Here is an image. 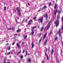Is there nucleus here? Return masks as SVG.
Here are the masks:
<instances>
[{"label":"nucleus","mask_w":63,"mask_h":63,"mask_svg":"<svg viewBox=\"0 0 63 63\" xmlns=\"http://www.w3.org/2000/svg\"><path fill=\"white\" fill-rule=\"evenodd\" d=\"M53 52H54V50H53V49L52 50V51H51L52 54H53Z\"/></svg>","instance_id":"20"},{"label":"nucleus","mask_w":63,"mask_h":63,"mask_svg":"<svg viewBox=\"0 0 63 63\" xmlns=\"http://www.w3.org/2000/svg\"><path fill=\"white\" fill-rule=\"evenodd\" d=\"M41 10H42V9H41L40 10H39L38 11L39 12H40L41 11Z\"/></svg>","instance_id":"42"},{"label":"nucleus","mask_w":63,"mask_h":63,"mask_svg":"<svg viewBox=\"0 0 63 63\" xmlns=\"http://www.w3.org/2000/svg\"><path fill=\"white\" fill-rule=\"evenodd\" d=\"M37 27L36 26H35L33 28H32V30H33L34 28H36Z\"/></svg>","instance_id":"22"},{"label":"nucleus","mask_w":63,"mask_h":63,"mask_svg":"<svg viewBox=\"0 0 63 63\" xmlns=\"http://www.w3.org/2000/svg\"><path fill=\"white\" fill-rule=\"evenodd\" d=\"M38 28H39V29L40 28H39V27H38Z\"/></svg>","instance_id":"59"},{"label":"nucleus","mask_w":63,"mask_h":63,"mask_svg":"<svg viewBox=\"0 0 63 63\" xmlns=\"http://www.w3.org/2000/svg\"><path fill=\"white\" fill-rule=\"evenodd\" d=\"M60 13V10H59L58 11V13Z\"/></svg>","instance_id":"39"},{"label":"nucleus","mask_w":63,"mask_h":63,"mask_svg":"<svg viewBox=\"0 0 63 63\" xmlns=\"http://www.w3.org/2000/svg\"><path fill=\"white\" fill-rule=\"evenodd\" d=\"M47 39H46L45 42L43 44V45H45V46H46V45H47Z\"/></svg>","instance_id":"7"},{"label":"nucleus","mask_w":63,"mask_h":63,"mask_svg":"<svg viewBox=\"0 0 63 63\" xmlns=\"http://www.w3.org/2000/svg\"><path fill=\"white\" fill-rule=\"evenodd\" d=\"M6 63H9V62H7Z\"/></svg>","instance_id":"58"},{"label":"nucleus","mask_w":63,"mask_h":63,"mask_svg":"<svg viewBox=\"0 0 63 63\" xmlns=\"http://www.w3.org/2000/svg\"><path fill=\"white\" fill-rule=\"evenodd\" d=\"M26 55H29V53H28H28L27 52V51H26Z\"/></svg>","instance_id":"16"},{"label":"nucleus","mask_w":63,"mask_h":63,"mask_svg":"<svg viewBox=\"0 0 63 63\" xmlns=\"http://www.w3.org/2000/svg\"><path fill=\"white\" fill-rule=\"evenodd\" d=\"M51 31H50V33H49L48 36H50V35L51 34Z\"/></svg>","instance_id":"24"},{"label":"nucleus","mask_w":63,"mask_h":63,"mask_svg":"<svg viewBox=\"0 0 63 63\" xmlns=\"http://www.w3.org/2000/svg\"><path fill=\"white\" fill-rule=\"evenodd\" d=\"M9 43H7L6 44V45H9Z\"/></svg>","instance_id":"47"},{"label":"nucleus","mask_w":63,"mask_h":63,"mask_svg":"<svg viewBox=\"0 0 63 63\" xmlns=\"http://www.w3.org/2000/svg\"><path fill=\"white\" fill-rule=\"evenodd\" d=\"M44 29V27H42L41 28L40 31H42L43 30V29Z\"/></svg>","instance_id":"19"},{"label":"nucleus","mask_w":63,"mask_h":63,"mask_svg":"<svg viewBox=\"0 0 63 63\" xmlns=\"http://www.w3.org/2000/svg\"><path fill=\"white\" fill-rule=\"evenodd\" d=\"M23 56H21V58H23Z\"/></svg>","instance_id":"46"},{"label":"nucleus","mask_w":63,"mask_h":63,"mask_svg":"<svg viewBox=\"0 0 63 63\" xmlns=\"http://www.w3.org/2000/svg\"><path fill=\"white\" fill-rule=\"evenodd\" d=\"M18 63H20V61H18Z\"/></svg>","instance_id":"57"},{"label":"nucleus","mask_w":63,"mask_h":63,"mask_svg":"<svg viewBox=\"0 0 63 63\" xmlns=\"http://www.w3.org/2000/svg\"><path fill=\"white\" fill-rule=\"evenodd\" d=\"M14 36H16V35H17V34H14Z\"/></svg>","instance_id":"41"},{"label":"nucleus","mask_w":63,"mask_h":63,"mask_svg":"<svg viewBox=\"0 0 63 63\" xmlns=\"http://www.w3.org/2000/svg\"><path fill=\"white\" fill-rule=\"evenodd\" d=\"M23 44H24V42H22V45H23Z\"/></svg>","instance_id":"50"},{"label":"nucleus","mask_w":63,"mask_h":63,"mask_svg":"<svg viewBox=\"0 0 63 63\" xmlns=\"http://www.w3.org/2000/svg\"><path fill=\"white\" fill-rule=\"evenodd\" d=\"M49 50H50V49H48V53H49V52H50Z\"/></svg>","instance_id":"44"},{"label":"nucleus","mask_w":63,"mask_h":63,"mask_svg":"<svg viewBox=\"0 0 63 63\" xmlns=\"http://www.w3.org/2000/svg\"><path fill=\"white\" fill-rule=\"evenodd\" d=\"M16 22H17V23H18V22H17V21H16Z\"/></svg>","instance_id":"52"},{"label":"nucleus","mask_w":63,"mask_h":63,"mask_svg":"<svg viewBox=\"0 0 63 63\" xmlns=\"http://www.w3.org/2000/svg\"><path fill=\"white\" fill-rule=\"evenodd\" d=\"M41 40H42V39L41 38L40 39V40L39 41V43H40L41 42Z\"/></svg>","instance_id":"34"},{"label":"nucleus","mask_w":63,"mask_h":63,"mask_svg":"<svg viewBox=\"0 0 63 63\" xmlns=\"http://www.w3.org/2000/svg\"><path fill=\"white\" fill-rule=\"evenodd\" d=\"M47 59L48 60H49V58H48V56H47Z\"/></svg>","instance_id":"30"},{"label":"nucleus","mask_w":63,"mask_h":63,"mask_svg":"<svg viewBox=\"0 0 63 63\" xmlns=\"http://www.w3.org/2000/svg\"><path fill=\"white\" fill-rule=\"evenodd\" d=\"M44 17H46V19L47 20L48 19V16H47V14H45L44 16Z\"/></svg>","instance_id":"6"},{"label":"nucleus","mask_w":63,"mask_h":63,"mask_svg":"<svg viewBox=\"0 0 63 63\" xmlns=\"http://www.w3.org/2000/svg\"><path fill=\"white\" fill-rule=\"evenodd\" d=\"M62 22H63V16L62 17Z\"/></svg>","instance_id":"36"},{"label":"nucleus","mask_w":63,"mask_h":63,"mask_svg":"<svg viewBox=\"0 0 63 63\" xmlns=\"http://www.w3.org/2000/svg\"><path fill=\"white\" fill-rule=\"evenodd\" d=\"M57 12V9H56L55 10L54 14L55 15H56V13Z\"/></svg>","instance_id":"8"},{"label":"nucleus","mask_w":63,"mask_h":63,"mask_svg":"<svg viewBox=\"0 0 63 63\" xmlns=\"http://www.w3.org/2000/svg\"><path fill=\"white\" fill-rule=\"evenodd\" d=\"M16 10H17V12H18V14L20 16V14L19 13L20 12V9H19V8H16Z\"/></svg>","instance_id":"3"},{"label":"nucleus","mask_w":63,"mask_h":63,"mask_svg":"<svg viewBox=\"0 0 63 63\" xmlns=\"http://www.w3.org/2000/svg\"><path fill=\"white\" fill-rule=\"evenodd\" d=\"M32 48H33L34 47V44L33 43H32Z\"/></svg>","instance_id":"17"},{"label":"nucleus","mask_w":63,"mask_h":63,"mask_svg":"<svg viewBox=\"0 0 63 63\" xmlns=\"http://www.w3.org/2000/svg\"><path fill=\"white\" fill-rule=\"evenodd\" d=\"M42 63H44V61H43L42 62Z\"/></svg>","instance_id":"45"},{"label":"nucleus","mask_w":63,"mask_h":63,"mask_svg":"<svg viewBox=\"0 0 63 63\" xmlns=\"http://www.w3.org/2000/svg\"><path fill=\"white\" fill-rule=\"evenodd\" d=\"M62 46H63V42L62 41Z\"/></svg>","instance_id":"49"},{"label":"nucleus","mask_w":63,"mask_h":63,"mask_svg":"<svg viewBox=\"0 0 63 63\" xmlns=\"http://www.w3.org/2000/svg\"><path fill=\"white\" fill-rule=\"evenodd\" d=\"M46 53H47V52H45V56H47V54Z\"/></svg>","instance_id":"32"},{"label":"nucleus","mask_w":63,"mask_h":63,"mask_svg":"<svg viewBox=\"0 0 63 63\" xmlns=\"http://www.w3.org/2000/svg\"><path fill=\"white\" fill-rule=\"evenodd\" d=\"M11 57V56H10V57Z\"/></svg>","instance_id":"63"},{"label":"nucleus","mask_w":63,"mask_h":63,"mask_svg":"<svg viewBox=\"0 0 63 63\" xmlns=\"http://www.w3.org/2000/svg\"><path fill=\"white\" fill-rule=\"evenodd\" d=\"M10 29H10V28H9V29H8V30H10Z\"/></svg>","instance_id":"51"},{"label":"nucleus","mask_w":63,"mask_h":63,"mask_svg":"<svg viewBox=\"0 0 63 63\" xmlns=\"http://www.w3.org/2000/svg\"><path fill=\"white\" fill-rule=\"evenodd\" d=\"M32 22V20H30L28 22V25H29V24H30V22Z\"/></svg>","instance_id":"12"},{"label":"nucleus","mask_w":63,"mask_h":63,"mask_svg":"<svg viewBox=\"0 0 63 63\" xmlns=\"http://www.w3.org/2000/svg\"><path fill=\"white\" fill-rule=\"evenodd\" d=\"M10 49H11V47H10L9 46V47H8V50H10Z\"/></svg>","instance_id":"27"},{"label":"nucleus","mask_w":63,"mask_h":63,"mask_svg":"<svg viewBox=\"0 0 63 63\" xmlns=\"http://www.w3.org/2000/svg\"><path fill=\"white\" fill-rule=\"evenodd\" d=\"M6 7H4V10L5 11H6Z\"/></svg>","instance_id":"29"},{"label":"nucleus","mask_w":63,"mask_h":63,"mask_svg":"<svg viewBox=\"0 0 63 63\" xmlns=\"http://www.w3.org/2000/svg\"><path fill=\"white\" fill-rule=\"evenodd\" d=\"M43 16L41 18H39V19H38V20H39L40 21V22H41V23H42L43 21Z\"/></svg>","instance_id":"4"},{"label":"nucleus","mask_w":63,"mask_h":63,"mask_svg":"<svg viewBox=\"0 0 63 63\" xmlns=\"http://www.w3.org/2000/svg\"><path fill=\"white\" fill-rule=\"evenodd\" d=\"M58 37H56L55 38L54 41H56V40H58Z\"/></svg>","instance_id":"15"},{"label":"nucleus","mask_w":63,"mask_h":63,"mask_svg":"<svg viewBox=\"0 0 63 63\" xmlns=\"http://www.w3.org/2000/svg\"><path fill=\"white\" fill-rule=\"evenodd\" d=\"M20 31V29H18L17 30V32H18L19 31Z\"/></svg>","instance_id":"21"},{"label":"nucleus","mask_w":63,"mask_h":63,"mask_svg":"<svg viewBox=\"0 0 63 63\" xmlns=\"http://www.w3.org/2000/svg\"><path fill=\"white\" fill-rule=\"evenodd\" d=\"M3 61L4 63H6V62H5V61Z\"/></svg>","instance_id":"53"},{"label":"nucleus","mask_w":63,"mask_h":63,"mask_svg":"<svg viewBox=\"0 0 63 63\" xmlns=\"http://www.w3.org/2000/svg\"><path fill=\"white\" fill-rule=\"evenodd\" d=\"M15 44V42H13L12 43V45H13V46H14V45Z\"/></svg>","instance_id":"35"},{"label":"nucleus","mask_w":63,"mask_h":63,"mask_svg":"<svg viewBox=\"0 0 63 63\" xmlns=\"http://www.w3.org/2000/svg\"><path fill=\"white\" fill-rule=\"evenodd\" d=\"M53 2H54V1H53Z\"/></svg>","instance_id":"60"},{"label":"nucleus","mask_w":63,"mask_h":63,"mask_svg":"<svg viewBox=\"0 0 63 63\" xmlns=\"http://www.w3.org/2000/svg\"><path fill=\"white\" fill-rule=\"evenodd\" d=\"M28 5H30V4H29V3H28Z\"/></svg>","instance_id":"56"},{"label":"nucleus","mask_w":63,"mask_h":63,"mask_svg":"<svg viewBox=\"0 0 63 63\" xmlns=\"http://www.w3.org/2000/svg\"><path fill=\"white\" fill-rule=\"evenodd\" d=\"M57 6H58V5L56 3V4H55V5L54 7V8L55 9L56 8H57Z\"/></svg>","instance_id":"9"},{"label":"nucleus","mask_w":63,"mask_h":63,"mask_svg":"<svg viewBox=\"0 0 63 63\" xmlns=\"http://www.w3.org/2000/svg\"><path fill=\"white\" fill-rule=\"evenodd\" d=\"M34 31H35V32H36V31L35 30H34Z\"/></svg>","instance_id":"62"},{"label":"nucleus","mask_w":63,"mask_h":63,"mask_svg":"<svg viewBox=\"0 0 63 63\" xmlns=\"http://www.w3.org/2000/svg\"><path fill=\"white\" fill-rule=\"evenodd\" d=\"M12 30H13L14 29V28H12Z\"/></svg>","instance_id":"55"},{"label":"nucleus","mask_w":63,"mask_h":63,"mask_svg":"<svg viewBox=\"0 0 63 63\" xmlns=\"http://www.w3.org/2000/svg\"><path fill=\"white\" fill-rule=\"evenodd\" d=\"M27 35H26L24 37V39H25V38H26L27 37Z\"/></svg>","instance_id":"33"},{"label":"nucleus","mask_w":63,"mask_h":63,"mask_svg":"<svg viewBox=\"0 0 63 63\" xmlns=\"http://www.w3.org/2000/svg\"><path fill=\"white\" fill-rule=\"evenodd\" d=\"M58 18L57 20H56V22L55 23V24H56V27H57L59 25V18H60V17H59V15H58L57 16Z\"/></svg>","instance_id":"1"},{"label":"nucleus","mask_w":63,"mask_h":63,"mask_svg":"<svg viewBox=\"0 0 63 63\" xmlns=\"http://www.w3.org/2000/svg\"><path fill=\"white\" fill-rule=\"evenodd\" d=\"M62 33H63V24L62 26Z\"/></svg>","instance_id":"14"},{"label":"nucleus","mask_w":63,"mask_h":63,"mask_svg":"<svg viewBox=\"0 0 63 63\" xmlns=\"http://www.w3.org/2000/svg\"><path fill=\"white\" fill-rule=\"evenodd\" d=\"M51 21H50L48 23L47 26L45 27V29L46 30H48V28L50 27V22Z\"/></svg>","instance_id":"2"},{"label":"nucleus","mask_w":63,"mask_h":63,"mask_svg":"<svg viewBox=\"0 0 63 63\" xmlns=\"http://www.w3.org/2000/svg\"><path fill=\"white\" fill-rule=\"evenodd\" d=\"M11 53V52H8L7 53V55H9V54H10Z\"/></svg>","instance_id":"38"},{"label":"nucleus","mask_w":63,"mask_h":63,"mask_svg":"<svg viewBox=\"0 0 63 63\" xmlns=\"http://www.w3.org/2000/svg\"><path fill=\"white\" fill-rule=\"evenodd\" d=\"M41 36V34H39L38 35V37H40V36Z\"/></svg>","instance_id":"31"},{"label":"nucleus","mask_w":63,"mask_h":63,"mask_svg":"<svg viewBox=\"0 0 63 63\" xmlns=\"http://www.w3.org/2000/svg\"><path fill=\"white\" fill-rule=\"evenodd\" d=\"M58 34L59 35H61V29H60V30L58 31Z\"/></svg>","instance_id":"11"},{"label":"nucleus","mask_w":63,"mask_h":63,"mask_svg":"<svg viewBox=\"0 0 63 63\" xmlns=\"http://www.w3.org/2000/svg\"><path fill=\"white\" fill-rule=\"evenodd\" d=\"M21 51H20L18 52H17V55H18L19 53H21Z\"/></svg>","instance_id":"18"},{"label":"nucleus","mask_w":63,"mask_h":63,"mask_svg":"<svg viewBox=\"0 0 63 63\" xmlns=\"http://www.w3.org/2000/svg\"><path fill=\"white\" fill-rule=\"evenodd\" d=\"M15 12H16V10H15Z\"/></svg>","instance_id":"61"},{"label":"nucleus","mask_w":63,"mask_h":63,"mask_svg":"<svg viewBox=\"0 0 63 63\" xmlns=\"http://www.w3.org/2000/svg\"><path fill=\"white\" fill-rule=\"evenodd\" d=\"M61 53H62V50H61Z\"/></svg>","instance_id":"54"},{"label":"nucleus","mask_w":63,"mask_h":63,"mask_svg":"<svg viewBox=\"0 0 63 63\" xmlns=\"http://www.w3.org/2000/svg\"><path fill=\"white\" fill-rule=\"evenodd\" d=\"M49 21H47L46 23H47V22H48Z\"/></svg>","instance_id":"48"},{"label":"nucleus","mask_w":63,"mask_h":63,"mask_svg":"<svg viewBox=\"0 0 63 63\" xmlns=\"http://www.w3.org/2000/svg\"><path fill=\"white\" fill-rule=\"evenodd\" d=\"M32 35H33L34 34V32H33V30L32 31Z\"/></svg>","instance_id":"23"},{"label":"nucleus","mask_w":63,"mask_h":63,"mask_svg":"<svg viewBox=\"0 0 63 63\" xmlns=\"http://www.w3.org/2000/svg\"><path fill=\"white\" fill-rule=\"evenodd\" d=\"M47 8V6H44L41 9V10H43L44 9H46Z\"/></svg>","instance_id":"13"},{"label":"nucleus","mask_w":63,"mask_h":63,"mask_svg":"<svg viewBox=\"0 0 63 63\" xmlns=\"http://www.w3.org/2000/svg\"><path fill=\"white\" fill-rule=\"evenodd\" d=\"M47 33H45V34L44 35V36L43 37L42 40H45V38L46 37V36H47Z\"/></svg>","instance_id":"5"},{"label":"nucleus","mask_w":63,"mask_h":63,"mask_svg":"<svg viewBox=\"0 0 63 63\" xmlns=\"http://www.w3.org/2000/svg\"><path fill=\"white\" fill-rule=\"evenodd\" d=\"M16 46H17V47H18V48H20V46H19V45L18 44V43H17Z\"/></svg>","instance_id":"10"},{"label":"nucleus","mask_w":63,"mask_h":63,"mask_svg":"<svg viewBox=\"0 0 63 63\" xmlns=\"http://www.w3.org/2000/svg\"><path fill=\"white\" fill-rule=\"evenodd\" d=\"M51 2H50L49 4V6H50L51 5Z\"/></svg>","instance_id":"26"},{"label":"nucleus","mask_w":63,"mask_h":63,"mask_svg":"<svg viewBox=\"0 0 63 63\" xmlns=\"http://www.w3.org/2000/svg\"><path fill=\"white\" fill-rule=\"evenodd\" d=\"M2 41H4V40H2Z\"/></svg>","instance_id":"64"},{"label":"nucleus","mask_w":63,"mask_h":63,"mask_svg":"<svg viewBox=\"0 0 63 63\" xmlns=\"http://www.w3.org/2000/svg\"><path fill=\"white\" fill-rule=\"evenodd\" d=\"M5 58H6L5 57L3 59V60H4V61H6V60H7V59H5Z\"/></svg>","instance_id":"28"},{"label":"nucleus","mask_w":63,"mask_h":63,"mask_svg":"<svg viewBox=\"0 0 63 63\" xmlns=\"http://www.w3.org/2000/svg\"><path fill=\"white\" fill-rule=\"evenodd\" d=\"M46 52H47V48H46Z\"/></svg>","instance_id":"40"},{"label":"nucleus","mask_w":63,"mask_h":63,"mask_svg":"<svg viewBox=\"0 0 63 63\" xmlns=\"http://www.w3.org/2000/svg\"><path fill=\"white\" fill-rule=\"evenodd\" d=\"M25 51V50H24L23 51V53H24V52Z\"/></svg>","instance_id":"43"},{"label":"nucleus","mask_w":63,"mask_h":63,"mask_svg":"<svg viewBox=\"0 0 63 63\" xmlns=\"http://www.w3.org/2000/svg\"><path fill=\"white\" fill-rule=\"evenodd\" d=\"M27 61L28 62V61H29L30 62L31 61V59L30 58L29 59V60Z\"/></svg>","instance_id":"25"},{"label":"nucleus","mask_w":63,"mask_h":63,"mask_svg":"<svg viewBox=\"0 0 63 63\" xmlns=\"http://www.w3.org/2000/svg\"><path fill=\"white\" fill-rule=\"evenodd\" d=\"M36 18H37V17H35L34 18H33V19H36Z\"/></svg>","instance_id":"37"}]
</instances>
